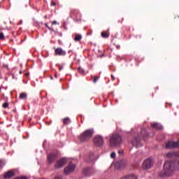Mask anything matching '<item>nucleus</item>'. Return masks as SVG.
Listing matches in <instances>:
<instances>
[{"label":"nucleus","mask_w":179,"mask_h":179,"mask_svg":"<svg viewBox=\"0 0 179 179\" xmlns=\"http://www.w3.org/2000/svg\"><path fill=\"white\" fill-rule=\"evenodd\" d=\"M66 163H68V161L66 159V158H62L60 160L56 162L55 167V169H61V167L65 166Z\"/></svg>","instance_id":"nucleus-7"},{"label":"nucleus","mask_w":179,"mask_h":179,"mask_svg":"<svg viewBox=\"0 0 179 179\" xmlns=\"http://www.w3.org/2000/svg\"><path fill=\"white\" fill-rule=\"evenodd\" d=\"M55 5H56L55 2L52 1L51 6H55Z\"/></svg>","instance_id":"nucleus-29"},{"label":"nucleus","mask_w":179,"mask_h":179,"mask_svg":"<svg viewBox=\"0 0 179 179\" xmlns=\"http://www.w3.org/2000/svg\"><path fill=\"white\" fill-rule=\"evenodd\" d=\"M45 27H47V29H48L49 30H51L52 31H54V28L50 27L48 26V24L45 23Z\"/></svg>","instance_id":"nucleus-23"},{"label":"nucleus","mask_w":179,"mask_h":179,"mask_svg":"<svg viewBox=\"0 0 179 179\" xmlns=\"http://www.w3.org/2000/svg\"><path fill=\"white\" fill-rule=\"evenodd\" d=\"M13 176H15V171L13 170L8 171L4 174L3 178L5 179L12 178Z\"/></svg>","instance_id":"nucleus-10"},{"label":"nucleus","mask_w":179,"mask_h":179,"mask_svg":"<svg viewBox=\"0 0 179 179\" xmlns=\"http://www.w3.org/2000/svg\"><path fill=\"white\" fill-rule=\"evenodd\" d=\"M82 40V35L78 34L74 38V41H80Z\"/></svg>","instance_id":"nucleus-16"},{"label":"nucleus","mask_w":179,"mask_h":179,"mask_svg":"<svg viewBox=\"0 0 179 179\" xmlns=\"http://www.w3.org/2000/svg\"><path fill=\"white\" fill-rule=\"evenodd\" d=\"M127 179H136V176L134 175L127 176Z\"/></svg>","instance_id":"nucleus-21"},{"label":"nucleus","mask_w":179,"mask_h":179,"mask_svg":"<svg viewBox=\"0 0 179 179\" xmlns=\"http://www.w3.org/2000/svg\"><path fill=\"white\" fill-rule=\"evenodd\" d=\"M94 143H95L96 146H101L103 143H104V140L103 139V136H96L94 138Z\"/></svg>","instance_id":"nucleus-6"},{"label":"nucleus","mask_w":179,"mask_h":179,"mask_svg":"<svg viewBox=\"0 0 179 179\" xmlns=\"http://www.w3.org/2000/svg\"><path fill=\"white\" fill-rule=\"evenodd\" d=\"M98 80H99V78L94 77L93 82L94 83H96Z\"/></svg>","instance_id":"nucleus-26"},{"label":"nucleus","mask_w":179,"mask_h":179,"mask_svg":"<svg viewBox=\"0 0 179 179\" xmlns=\"http://www.w3.org/2000/svg\"><path fill=\"white\" fill-rule=\"evenodd\" d=\"M90 173H92V169L90 168H87L84 170V174L85 176H90Z\"/></svg>","instance_id":"nucleus-14"},{"label":"nucleus","mask_w":179,"mask_h":179,"mask_svg":"<svg viewBox=\"0 0 179 179\" xmlns=\"http://www.w3.org/2000/svg\"><path fill=\"white\" fill-rule=\"evenodd\" d=\"M59 69L61 71L62 69H64V67H60Z\"/></svg>","instance_id":"nucleus-31"},{"label":"nucleus","mask_w":179,"mask_h":179,"mask_svg":"<svg viewBox=\"0 0 179 179\" xmlns=\"http://www.w3.org/2000/svg\"><path fill=\"white\" fill-rule=\"evenodd\" d=\"M55 78H57V74L55 75Z\"/></svg>","instance_id":"nucleus-33"},{"label":"nucleus","mask_w":179,"mask_h":179,"mask_svg":"<svg viewBox=\"0 0 179 179\" xmlns=\"http://www.w3.org/2000/svg\"><path fill=\"white\" fill-rule=\"evenodd\" d=\"M8 107H9V103L5 102V103L3 104V108H8Z\"/></svg>","instance_id":"nucleus-22"},{"label":"nucleus","mask_w":179,"mask_h":179,"mask_svg":"<svg viewBox=\"0 0 179 179\" xmlns=\"http://www.w3.org/2000/svg\"><path fill=\"white\" fill-rule=\"evenodd\" d=\"M110 157H111L112 159H115V152H112V153L110 154Z\"/></svg>","instance_id":"nucleus-25"},{"label":"nucleus","mask_w":179,"mask_h":179,"mask_svg":"<svg viewBox=\"0 0 179 179\" xmlns=\"http://www.w3.org/2000/svg\"><path fill=\"white\" fill-rule=\"evenodd\" d=\"M131 143L133 146H136V148H139V146H141V141L138 138H135L134 141H131Z\"/></svg>","instance_id":"nucleus-11"},{"label":"nucleus","mask_w":179,"mask_h":179,"mask_svg":"<svg viewBox=\"0 0 179 179\" xmlns=\"http://www.w3.org/2000/svg\"><path fill=\"white\" fill-rule=\"evenodd\" d=\"M52 24H58V22H57L56 20H54L52 22Z\"/></svg>","instance_id":"nucleus-28"},{"label":"nucleus","mask_w":179,"mask_h":179,"mask_svg":"<svg viewBox=\"0 0 179 179\" xmlns=\"http://www.w3.org/2000/svg\"><path fill=\"white\" fill-rule=\"evenodd\" d=\"M75 169H76V166H75V164H73V163L70 162L69 164V166L64 169V173H65V174H69V173L73 172L75 171Z\"/></svg>","instance_id":"nucleus-5"},{"label":"nucleus","mask_w":179,"mask_h":179,"mask_svg":"<svg viewBox=\"0 0 179 179\" xmlns=\"http://www.w3.org/2000/svg\"><path fill=\"white\" fill-rule=\"evenodd\" d=\"M118 153H119V155H124V150H120L118 151Z\"/></svg>","instance_id":"nucleus-27"},{"label":"nucleus","mask_w":179,"mask_h":179,"mask_svg":"<svg viewBox=\"0 0 179 179\" xmlns=\"http://www.w3.org/2000/svg\"><path fill=\"white\" fill-rule=\"evenodd\" d=\"M174 170H179V162H165L164 165V172H160L159 173V177H169V176H171L173 174V171Z\"/></svg>","instance_id":"nucleus-1"},{"label":"nucleus","mask_w":179,"mask_h":179,"mask_svg":"<svg viewBox=\"0 0 179 179\" xmlns=\"http://www.w3.org/2000/svg\"><path fill=\"white\" fill-rule=\"evenodd\" d=\"M55 55H59V57H65L66 55V51L62 50V48H57L55 50Z\"/></svg>","instance_id":"nucleus-8"},{"label":"nucleus","mask_w":179,"mask_h":179,"mask_svg":"<svg viewBox=\"0 0 179 179\" xmlns=\"http://www.w3.org/2000/svg\"><path fill=\"white\" fill-rule=\"evenodd\" d=\"M20 99L21 100L24 99H27V94L26 92H22L20 94Z\"/></svg>","instance_id":"nucleus-15"},{"label":"nucleus","mask_w":179,"mask_h":179,"mask_svg":"<svg viewBox=\"0 0 179 179\" xmlns=\"http://www.w3.org/2000/svg\"><path fill=\"white\" fill-rule=\"evenodd\" d=\"M101 36L103 38H108L110 37V34L106 33V32H102L101 33Z\"/></svg>","instance_id":"nucleus-17"},{"label":"nucleus","mask_w":179,"mask_h":179,"mask_svg":"<svg viewBox=\"0 0 179 179\" xmlns=\"http://www.w3.org/2000/svg\"><path fill=\"white\" fill-rule=\"evenodd\" d=\"M176 154H175L174 152H170L166 154V157H168V159H170L171 157H173V156H176ZM176 155L179 157V152Z\"/></svg>","instance_id":"nucleus-13"},{"label":"nucleus","mask_w":179,"mask_h":179,"mask_svg":"<svg viewBox=\"0 0 179 179\" xmlns=\"http://www.w3.org/2000/svg\"><path fill=\"white\" fill-rule=\"evenodd\" d=\"M20 22H21V23H22V20H21Z\"/></svg>","instance_id":"nucleus-34"},{"label":"nucleus","mask_w":179,"mask_h":179,"mask_svg":"<svg viewBox=\"0 0 179 179\" xmlns=\"http://www.w3.org/2000/svg\"><path fill=\"white\" fill-rule=\"evenodd\" d=\"M0 39L5 40V35H3V33L0 34Z\"/></svg>","instance_id":"nucleus-24"},{"label":"nucleus","mask_w":179,"mask_h":179,"mask_svg":"<svg viewBox=\"0 0 179 179\" xmlns=\"http://www.w3.org/2000/svg\"><path fill=\"white\" fill-rule=\"evenodd\" d=\"M23 73V71H20V74L22 75Z\"/></svg>","instance_id":"nucleus-30"},{"label":"nucleus","mask_w":179,"mask_h":179,"mask_svg":"<svg viewBox=\"0 0 179 179\" xmlns=\"http://www.w3.org/2000/svg\"><path fill=\"white\" fill-rule=\"evenodd\" d=\"M93 134H94V130H93V129L85 130L83 134L80 135L79 141H80V142H86L92 138Z\"/></svg>","instance_id":"nucleus-2"},{"label":"nucleus","mask_w":179,"mask_h":179,"mask_svg":"<svg viewBox=\"0 0 179 179\" xmlns=\"http://www.w3.org/2000/svg\"><path fill=\"white\" fill-rule=\"evenodd\" d=\"M153 166V159L148 158L143 163V169L144 170H149Z\"/></svg>","instance_id":"nucleus-4"},{"label":"nucleus","mask_w":179,"mask_h":179,"mask_svg":"<svg viewBox=\"0 0 179 179\" xmlns=\"http://www.w3.org/2000/svg\"><path fill=\"white\" fill-rule=\"evenodd\" d=\"M63 122L64 124H66V125H68L71 122V119H69V117H66L63 120Z\"/></svg>","instance_id":"nucleus-18"},{"label":"nucleus","mask_w":179,"mask_h":179,"mask_svg":"<svg viewBox=\"0 0 179 179\" xmlns=\"http://www.w3.org/2000/svg\"><path fill=\"white\" fill-rule=\"evenodd\" d=\"M48 160L50 164L54 163V162H55V160H57V154H50L48 156Z\"/></svg>","instance_id":"nucleus-9"},{"label":"nucleus","mask_w":179,"mask_h":179,"mask_svg":"<svg viewBox=\"0 0 179 179\" xmlns=\"http://www.w3.org/2000/svg\"><path fill=\"white\" fill-rule=\"evenodd\" d=\"M5 166V162L2 159H0V170Z\"/></svg>","instance_id":"nucleus-19"},{"label":"nucleus","mask_w":179,"mask_h":179,"mask_svg":"<svg viewBox=\"0 0 179 179\" xmlns=\"http://www.w3.org/2000/svg\"><path fill=\"white\" fill-rule=\"evenodd\" d=\"M78 72H80V73H82L83 75L85 74V69H83L82 67H79Z\"/></svg>","instance_id":"nucleus-20"},{"label":"nucleus","mask_w":179,"mask_h":179,"mask_svg":"<svg viewBox=\"0 0 179 179\" xmlns=\"http://www.w3.org/2000/svg\"><path fill=\"white\" fill-rule=\"evenodd\" d=\"M27 75H29V73H26V76H27Z\"/></svg>","instance_id":"nucleus-32"},{"label":"nucleus","mask_w":179,"mask_h":179,"mask_svg":"<svg viewBox=\"0 0 179 179\" xmlns=\"http://www.w3.org/2000/svg\"><path fill=\"white\" fill-rule=\"evenodd\" d=\"M152 127L153 128H155V129H157L158 131H162V129H163V126H162V124H160L157 122L152 123Z\"/></svg>","instance_id":"nucleus-12"},{"label":"nucleus","mask_w":179,"mask_h":179,"mask_svg":"<svg viewBox=\"0 0 179 179\" xmlns=\"http://www.w3.org/2000/svg\"><path fill=\"white\" fill-rule=\"evenodd\" d=\"M122 142V138L120 135L117 134H112L110 138V146L111 148H115L117 145H120Z\"/></svg>","instance_id":"nucleus-3"}]
</instances>
